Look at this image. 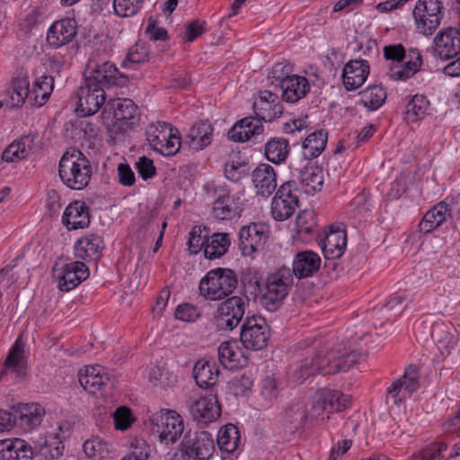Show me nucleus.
Here are the masks:
<instances>
[{"mask_svg": "<svg viewBox=\"0 0 460 460\" xmlns=\"http://www.w3.org/2000/svg\"><path fill=\"white\" fill-rule=\"evenodd\" d=\"M358 361V354L354 351L341 353L339 350L321 349L301 361L293 373V378L296 383L302 384L316 374L326 376L348 371Z\"/></svg>", "mask_w": 460, "mask_h": 460, "instance_id": "1", "label": "nucleus"}, {"mask_svg": "<svg viewBox=\"0 0 460 460\" xmlns=\"http://www.w3.org/2000/svg\"><path fill=\"white\" fill-rule=\"evenodd\" d=\"M58 173L63 183L72 190H83L92 177L89 160L79 150L66 151L61 157Z\"/></svg>", "mask_w": 460, "mask_h": 460, "instance_id": "2", "label": "nucleus"}, {"mask_svg": "<svg viewBox=\"0 0 460 460\" xmlns=\"http://www.w3.org/2000/svg\"><path fill=\"white\" fill-rule=\"evenodd\" d=\"M293 275L288 267L270 273L264 282L261 296V305L270 312H275L282 305L293 285Z\"/></svg>", "mask_w": 460, "mask_h": 460, "instance_id": "3", "label": "nucleus"}, {"mask_svg": "<svg viewBox=\"0 0 460 460\" xmlns=\"http://www.w3.org/2000/svg\"><path fill=\"white\" fill-rule=\"evenodd\" d=\"M237 286V278L230 269L217 268L209 270L199 282V293L207 300H222Z\"/></svg>", "mask_w": 460, "mask_h": 460, "instance_id": "4", "label": "nucleus"}, {"mask_svg": "<svg viewBox=\"0 0 460 460\" xmlns=\"http://www.w3.org/2000/svg\"><path fill=\"white\" fill-rule=\"evenodd\" d=\"M146 137L152 149L163 155H174L181 148L179 130L170 123L152 122L146 129Z\"/></svg>", "mask_w": 460, "mask_h": 460, "instance_id": "5", "label": "nucleus"}, {"mask_svg": "<svg viewBox=\"0 0 460 460\" xmlns=\"http://www.w3.org/2000/svg\"><path fill=\"white\" fill-rule=\"evenodd\" d=\"M351 397L339 390L322 389L315 395V399L308 411L309 420H318L326 422L331 419L330 413L341 411L349 407Z\"/></svg>", "mask_w": 460, "mask_h": 460, "instance_id": "6", "label": "nucleus"}, {"mask_svg": "<svg viewBox=\"0 0 460 460\" xmlns=\"http://www.w3.org/2000/svg\"><path fill=\"white\" fill-rule=\"evenodd\" d=\"M249 303L244 297L233 296L221 302L214 314L217 327L221 331H232L243 320Z\"/></svg>", "mask_w": 460, "mask_h": 460, "instance_id": "7", "label": "nucleus"}, {"mask_svg": "<svg viewBox=\"0 0 460 460\" xmlns=\"http://www.w3.org/2000/svg\"><path fill=\"white\" fill-rule=\"evenodd\" d=\"M444 16L440 0H418L413 17L418 31L423 35H432L440 25Z\"/></svg>", "mask_w": 460, "mask_h": 460, "instance_id": "8", "label": "nucleus"}, {"mask_svg": "<svg viewBox=\"0 0 460 460\" xmlns=\"http://www.w3.org/2000/svg\"><path fill=\"white\" fill-rule=\"evenodd\" d=\"M181 451L189 458L208 460L215 451L212 434L208 431L187 433L181 442Z\"/></svg>", "mask_w": 460, "mask_h": 460, "instance_id": "9", "label": "nucleus"}, {"mask_svg": "<svg viewBox=\"0 0 460 460\" xmlns=\"http://www.w3.org/2000/svg\"><path fill=\"white\" fill-rule=\"evenodd\" d=\"M269 339V326L263 318L246 317L240 334V341L246 349L261 350L268 345Z\"/></svg>", "mask_w": 460, "mask_h": 460, "instance_id": "10", "label": "nucleus"}, {"mask_svg": "<svg viewBox=\"0 0 460 460\" xmlns=\"http://www.w3.org/2000/svg\"><path fill=\"white\" fill-rule=\"evenodd\" d=\"M296 189V181H288L277 190L271 202V214L276 220L289 218L297 208L299 199Z\"/></svg>", "mask_w": 460, "mask_h": 460, "instance_id": "11", "label": "nucleus"}, {"mask_svg": "<svg viewBox=\"0 0 460 460\" xmlns=\"http://www.w3.org/2000/svg\"><path fill=\"white\" fill-rule=\"evenodd\" d=\"M85 80L93 86H105L123 84L127 77L119 74L116 66L111 62L101 65L90 62L84 73Z\"/></svg>", "mask_w": 460, "mask_h": 460, "instance_id": "12", "label": "nucleus"}, {"mask_svg": "<svg viewBox=\"0 0 460 460\" xmlns=\"http://www.w3.org/2000/svg\"><path fill=\"white\" fill-rule=\"evenodd\" d=\"M76 111L81 117L95 114L105 103L106 94L102 86H93L84 80V84L77 91Z\"/></svg>", "mask_w": 460, "mask_h": 460, "instance_id": "13", "label": "nucleus"}, {"mask_svg": "<svg viewBox=\"0 0 460 460\" xmlns=\"http://www.w3.org/2000/svg\"><path fill=\"white\" fill-rule=\"evenodd\" d=\"M460 53V30L442 29L433 39V54L436 58L449 60Z\"/></svg>", "mask_w": 460, "mask_h": 460, "instance_id": "14", "label": "nucleus"}, {"mask_svg": "<svg viewBox=\"0 0 460 460\" xmlns=\"http://www.w3.org/2000/svg\"><path fill=\"white\" fill-rule=\"evenodd\" d=\"M54 275L58 280V288L68 292L89 277V270L82 261H71L54 269Z\"/></svg>", "mask_w": 460, "mask_h": 460, "instance_id": "15", "label": "nucleus"}, {"mask_svg": "<svg viewBox=\"0 0 460 460\" xmlns=\"http://www.w3.org/2000/svg\"><path fill=\"white\" fill-rule=\"evenodd\" d=\"M78 381L81 386L92 394L113 385L110 375L99 365L87 366L81 369L78 373Z\"/></svg>", "mask_w": 460, "mask_h": 460, "instance_id": "16", "label": "nucleus"}, {"mask_svg": "<svg viewBox=\"0 0 460 460\" xmlns=\"http://www.w3.org/2000/svg\"><path fill=\"white\" fill-rule=\"evenodd\" d=\"M190 413L199 424L215 421L221 415V407L216 395H208L195 400L190 405Z\"/></svg>", "mask_w": 460, "mask_h": 460, "instance_id": "17", "label": "nucleus"}, {"mask_svg": "<svg viewBox=\"0 0 460 460\" xmlns=\"http://www.w3.org/2000/svg\"><path fill=\"white\" fill-rule=\"evenodd\" d=\"M419 376L415 367H408L404 375L394 380L387 388L388 397L391 398L394 404H399L402 399L411 395L419 388Z\"/></svg>", "mask_w": 460, "mask_h": 460, "instance_id": "18", "label": "nucleus"}, {"mask_svg": "<svg viewBox=\"0 0 460 460\" xmlns=\"http://www.w3.org/2000/svg\"><path fill=\"white\" fill-rule=\"evenodd\" d=\"M253 111L260 121L270 122L282 114L283 107L277 93L261 91L253 102Z\"/></svg>", "mask_w": 460, "mask_h": 460, "instance_id": "19", "label": "nucleus"}, {"mask_svg": "<svg viewBox=\"0 0 460 460\" xmlns=\"http://www.w3.org/2000/svg\"><path fill=\"white\" fill-rule=\"evenodd\" d=\"M77 34V22L75 19L65 18L55 22L49 29L47 41L55 49L71 42Z\"/></svg>", "mask_w": 460, "mask_h": 460, "instance_id": "20", "label": "nucleus"}, {"mask_svg": "<svg viewBox=\"0 0 460 460\" xmlns=\"http://www.w3.org/2000/svg\"><path fill=\"white\" fill-rule=\"evenodd\" d=\"M320 245L323 256L327 260L340 258L345 251L347 245V234L341 226H331L328 233L321 241Z\"/></svg>", "mask_w": 460, "mask_h": 460, "instance_id": "21", "label": "nucleus"}, {"mask_svg": "<svg viewBox=\"0 0 460 460\" xmlns=\"http://www.w3.org/2000/svg\"><path fill=\"white\" fill-rule=\"evenodd\" d=\"M161 424L156 423L160 439L165 444L174 443L183 433L181 417L174 411H166L160 415Z\"/></svg>", "mask_w": 460, "mask_h": 460, "instance_id": "22", "label": "nucleus"}, {"mask_svg": "<svg viewBox=\"0 0 460 460\" xmlns=\"http://www.w3.org/2000/svg\"><path fill=\"white\" fill-rule=\"evenodd\" d=\"M252 180L256 194L268 198L277 188V174L268 164H259L252 172Z\"/></svg>", "mask_w": 460, "mask_h": 460, "instance_id": "23", "label": "nucleus"}, {"mask_svg": "<svg viewBox=\"0 0 460 460\" xmlns=\"http://www.w3.org/2000/svg\"><path fill=\"white\" fill-rule=\"evenodd\" d=\"M368 75L369 66L367 61L363 59L349 61L342 70L344 87L348 91L358 89L366 82Z\"/></svg>", "mask_w": 460, "mask_h": 460, "instance_id": "24", "label": "nucleus"}, {"mask_svg": "<svg viewBox=\"0 0 460 460\" xmlns=\"http://www.w3.org/2000/svg\"><path fill=\"white\" fill-rule=\"evenodd\" d=\"M62 223L68 230L87 227L90 224L89 208L84 201L71 202L63 213Z\"/></svg>", "mask_w": 460, "mask_h": 460, "instance_id": "25", "label": "nucleus"}, {"mask_svg": "<svg viewBox=\"0 0 460 460\" xmlns=\"http://www.w3.org/2000/svg\"><path fill=\"white\" fill-rule=\"evenodd\" d=\"M321 258L312 251L297 252L293 261V277L304 279L313 276L320 269Z\"/></svg>", "mask_w": 460, "mask_h": 460, "instance_id": "26", "label": "nucleus"}, {"mask_svg": "<svg viewBox=\"0 0 460 460\" xmlns=\"http://www.w3.org/2000/svg\"><path fill=\"white\" fill-rule=\"evenodd\" d=\"M263 132V126L256 117H246L237 121L227 132V137L234 142L248 141L253 136Z\"/></svg>", "mask_w": 460, "mask_h": 460, "instance_id": "27", "label": "nucleus"}, {"mask_svg": "<svg viewBox=\"0 0 460 460\" xmlns=\"http://www.w3.org/2000/svg\"><path fill=\"white\" fill-rule=\"evenodd\" d=\"M451 216L449 205L440 201L429 209L423 216L418 227L421 234H427L440 226Z\"/></svg>", "mask_w": 460, "mask_h": 460, "instance_id": "28", "label": "nucleus"}, {"mask_svg": "<svg viewBox=\"0 0 460 460\" xmlns=\"http://www.w3.org/2000/svg\"><path fill=\"white\" fill-rule=\"evenodd\" d=\"M32 448L23 439L0 440V460H31Z\"/></svg>", "mask_w": 460, "mask_h": 460, "instance_id": "29", "label": "nucleus"}, {"mask_svg": "<svg viewBox=\"0 0 460 460\" xmlns=\"http://www.w3.org/2000/svg\"><path fill=\"white\" fill-rule=\"evenodd\" d=\"M103 241L97 234H90L77 240L75 243V255L76 258L90 261H96L102 256Z\"/></svg>", "mask_w": 460, "mask_h": 460, "instance_id": "30", "label": "nucleus"}, {"mask_svg": "<svg viewBox=\"0 0 460 460\" xmlns=\"http://www.w3.org/2000/svg\"><path fill=\"white\" fill-rule=\"evenodd\" d=\"M282 99L287 102H296L305 96L310 89L308 80L305 76L292 75L279 85Z\"/></svg>", "mask_w": 460, "mask_h": 460, "instance_id": "31", "label": "nucleus"}, {"mask_svg": "<svg viewBox=\"0 0 460 460\" xmlns=\"http://www.w3.org/2000/svg\"><path fill=\"white\" fill-rule=\"evenodd\" d=\"M219 368L215 362L205 358L199 359L193 367L194 380L200 388L208 389L217 384Z\"/></svg>", "mask_w": 460, "mask_h": 460, "instance_id": "32", "label": "nucleus"}, {"mask_svg": "<svg viewBox=\"0 0 460 460\" xmlns=\"http://www.w3.org/2000/svg\"><path fill=\"white\" fill-rule=\"evenodd\" d=\"M18 420L24 429H32L39 426L45 415V410L39 403H25L17 406Z\"/></svg>", "mask_w": 460, "mask_h": 460, "instance_id": "33", "label": "nucleus"}, {"mask_svg": "<svg viewBox=\"0 0 460 460\" xmlns=\"http://www.w3.org/2000/svg\"><path fill=\"white\" fill-rule=\"evenodd\" d=\"M239 207L229 192L219 193L214 201L213 215L220 220H229L239 214Z\"/></svg>", "mask_w": 460, "mask_h": 460, "instance_id": "34", "label": "nucleus"}, {"mask_svg": "<svg viewBox=\"0 0 460 460\" xmlns=\"http://www.w3.org/2000/svg\"><path fill=\"white\" fill-rule=\"evenodd\" d=\"M323 172L318 166L308 164L299 171V181L306 193L321 190L323 185Z\"/></svg>", "mask_w": 460, "mask_h": 460, "instance_id": "35", "label": "nucleus"}, {"mask_svg": "<svg viewBox=\"0 0 460 460\" xmlns=\"http://www.w3.org/2000/svg\"><path fill=\"white\" fill-rule=\"evenodd\" d=\"M283 421L289 425L290 429H298L309 421L306 405L302 402H292L283 413Z\"/></svg>", "mask_w": 460, "mask_h": 460, "instance_id": "36", "label": "nucleus"}, {"mask_svg": "<svg viewBox=\"0 0 460 460\" xmlns=\"http://www.w3.org/2000/svg\"><path fill=\"white\" fill-rule=\"evenodd\" d=\"M327 140L328 135L323 129L309 134L303 142V156L306 160L317 157L325 149Z\"/></svg>", "mask_w": 460, "mask_h": 460, "instance_id": "37", "label": "nucleus"}, {"mask_svg": "<svg viewBox=\"0 0 460 460\" xmlns=\"http://www.w3.org/2000/svg\"><path fill=\"white\" fill-rule=\"evenodd\" d=\"M105 109L113 113L117 120H129L135 118L137 113V106L131 99L117 98L108 101Z\"/></svg>", "mask_w": 460, "mask_h": 460, "instance_id": "38", "label": "nucleus"}, {"mask_svg": "<svg viewBox=\"0 0 460 460\" xmlns=\"http://www.w3.org/2000/svg\"><path fill=\"white\" fill-rule=\"evenodd\" d=\"M213 128L208 122H199L194 125L188 134L190 146L192 149L202 150L211 144Z\"/></svg>", "mask_w": 460, "mask_h": 460, "instance_id": "39", "label": "nucleus"}, {"mask_svg": "<svg viewBox=\"0 0 460 460\" xmlns=\"http://www.w3.org/2000/svg\"><path fill=\"white\" fill-rule=\"evenodd\" d=\"M289 154V143L282 137H273L264 146V155L271 163L280 164Z\"/></svg>", "mask_w": 460, "mask_h": 460, "instance_id": "40", "label": "nucleus"}, {"mask_svg": "<svg viewBox=\"0 0 460 460\" xmlns=\"http://www.w3.org/2000/svg\"><path fill=\"white\" fill-rule=\"evenodd\" d=\"M230 246L227 234L215 233L206 238L204 255L207 259L214 260L223 256Z\"/></svg>", "mask_w": 460, "mask_h": 460, "instance_id": "41", "label": "nucleus"}, {"mask_svg": "<svg viewBox=\"0 0 460 460\" xmlns=\"http://www.w3.org/2000/svg\"><path fill=\"white\" fill-rule=\"evenodd\" d=\"M360 103L373 111L381 107L386 99V91L381 85H370L359 93Z\"/></svg>", "mask_w": 460, "mask_h": 460, "instance_id": "42", "label": "nucleus"}, {"mask_svg": "<svg viewBox=\"0 0 460 460\" xmlns=\"http://www.w3.org/2000/svg\"><path fill=\"white\" fill-rule=\"evenodd\" d=\"M85 456L93 460H102L110 457V445L99 437H92L83 444Z\"/></svg>", "mask_w": 460, "mask_h": 460, "instance_id": "43", "label": "nucleus"}, {"mask_svg": "<svg viewBox=\"0 0 460 460\" xmlns=\"http://www.w3.org/2000/svg\"><path fill=\"white\" fill-rule=\"evenodd\" d=\"M218 360L226 367L233 369L239 364L240 352L236 341H223L218 347Z\"/></svg>", "mask_w": 460, "mask_h": 460, "instance_id": "44", "label": "nucleus"}, {"mask_svg": "<svg viewBox=\"0 0 460 460\" xmlns=\"http://www.w3.org/2000/svg\"><path fill=\"white\" fill-rule=\"evenodd\" d=\"M30 142L31 141L28 137L13 141L4 150L2 159L7 163L24 159L30 152Z\"/></svg>", "mask_w": 460, "mask_h": 460, "instance_id": "45", "label": "nucleus"}, {"mask_svg": "<svg viewBox=\"0 0 460 460\" xmlns=\"http://www.w3.org/2000/svg\"><path fill=\"white\" fill-rule=\"evenodd\" d=\"M54 87V79L51 75H42L39 77L33 85L32 94H34L33 105L41 107L49 100Z\"/></svg>", "mask_w": 460, "mask_h": 460, "instance_id": "46", "label": "nucleus"}, {"mask_svg": "<svg viewBox=\"0 0 460 460\" xmlns=\"http://www.w3.org/2000/svg\"><path fill=\"white\" fill-rule=\"evenodd\" d=\"M239 443V431L233 424H227L217 434V446L222 451L234 452Z\"/></svg>", "mask_w": 460, "mask_h": 460, "instance_id": "47", "label": "nucleus"}, {"mask_svg": "<svg viewBox=\"0 0 460 460\" xmlns=\"http://www.w3.org/2000/svg\"><path fill=\"white\" fill-rule=\"evenodd\" d=\"M8 104L12 108L20 107L29 95V81L26 78H16L13 81L12 90L9 91Z\"/></svg>", "mask_w": 460, "mask_h": 460, "instance_id": "48", "label": "nucleus"}, {"mask_svg": "<svg viewBox=\"0 0 460 460\" xmlns=\"http://www.w3.org/2000/svg\"><path fill=\"white\" fill-rule=\"evenodd\" d=\"M429 106V101L422 94H415L406 106L409 119L415 121L424 118Z\"/></svg>", "mask_w": 460, "mask_h": 460, "instance_id": "49", "label": "nucleus"}, {"mask_svg": "<svg viewBox=\"0 0 460 460\" xmlns=\"http://www.w3.org/2000/svg\"><path fill=\"white\" fill-rule=\"evenodd\" d=\"M262 233L254 224L243 226L239 231L240 246L243 250H255L261 239Z\"/></svg>", "mask_w": 460, "mask_h": 460, "instance_id": "50", "label": "nucleus"}, {"mask_svg": "<svg viewBox=\"0 0 460 460\" xmlns=\"http://www.w3.org/2000/svg\"><path fill=\"white\" fill-rule=\"evenodd\" d=\"M261 397L266 406H271L279 398V384L273 376H268L261 381Z\"/></svg>", "mask_w": 460, "mask_h": 460, "instance_id": "51", "label": "nucleus"}, {"mask_svg": "<svg viewBox=\"0 0 460 460\" xmlns=\"http://www.w3.org/2000/svg\"><path fill=\"white\" fill-rule=\"evenodd\" d=\"M148 60V53L144 44L137 43L128 50L126 58L122 62L125 68H135V66Z\"/></svg>", "mask_w": 460, "mask_h": 460, "instance_id": "52", "label": "nucleus"}, {"mask_svg": "<svg viewBox=\"0 0 460 460\" xmlns=\"http://www.w3.org/2000/svg\"><path fill=\"white\" fill-rule=\"evenodd\" d=\"M447 449L444 442L431 443L422 448L419 454L413 455L410 460H440L442 453Z\"/></svg>", "mask_w": 460, "mask_h": 460, "instance_id": "53", "label": "nucleus"}, {"mask_svg": "<svg viewBox=\"0 0 460 460\" xmlns=\"http://www.w3.org/2000/svg\"><path fill=\"white\" fill-rule=\"evenodd\" d=\"M143 0H113V8L117 15L130 17L142 7Z\"/></svg>", "mask_w": 460, "mask_h": 460, "instance_id": "54", "label": "nucleus"}, {"mask_svg": "<svg viewBox=\"0 0 460 460\" xmlns=\"http://www.w3.org/2000/svg\"><path fill=\"white\" fill-rule=\"evenodd\" d=\"M226 177L232 181H239L248 175L249 166L245 162H226L224 168Z\"/></svg>", "mask_w": 460, "mask_h": 460, "instance_id": "55", "label": "nucleus"}, {"mask_svg": "<svg viewBox=\"0 0 460 460\" xmlns=\"http://www.w3.org/2000/svg\"><path fill=\"white\" fill-rule=\"evenodd\" d=\"M24 355V346L18 338L12 346L4 361L5 367H13L15 371L20 372L22 369L21 362Z\"/></svg>", "mask_w": 460, "mask_h": 460, "instance_id": "56", "label": "nucleus"}, {"mask_svg": "<svg viewBox=\"0 0 460 460\" xmlns=\"http://www.w3.org/2000/svg\"><path fill=\"white\" fill-rule=\"evenodd\" d=\"M253 381L250 375L244 373L231 380V386L235 396H243L252 390Z\"/></svg>", "mask_w": 460, "mask_h": 460, "instance_id": "57", "label": "nucleus"}, {"mask_svg": "<svg viewBox=\"0 0 460 460\" xmlns=\"http://www.w3.org/2000/svg\"><path fill=\"white\" fill-rule=\"evenodd\" d=\"M430 338L434 342L444 344L446 348L453 343V336L448 331V327L443 323H434L429 328Z\"/></svg>", "mask_w": 460, "mask_h": 460, "instance_id": "58", "label": "nucleus"}, {"mask_svg": "<svg viewBox=\"0 0 460 460\" xmlns=\"http://www.w3.org/2000/svg\"><path fill=\"white\" fill-rule=\"evenodd\" d=\"M132 451L127 456L134 460H147L151 455V447L147 442L142 438H135L131 443Z\"/></svg>", "mask_w": 460, "mask_h": 460, "instance_id": "59", "label": "nucleus"}, {"mask_svg": "<svg viewBox=\"0 0 460 460\" xmlns=\"http://www.w3.org/2000/svg\"><path fill=\"white\" fill-rule=\"evenodd\" d=\"M290 73L291 66L288 62H279L272 66L269 77L277 82L279 86L284 80L291 77Z\"/></svg>", "mask_w": 460, "mask_h": 460, "instance_id": "60", "label": "nucleus"}, {"mask_svg": "<svg viewBox=\"0 0 460 460\" xmlns=\"http://www.w3.org/2000/svg\"><path fill=\"white\" fill-rule=\"evenodd\" d=\"M201 233L202 230L200 226H194L190 232L188 245L191 253H198L201 248L205 250L207 236L202 237Z\"/></svg>", "mask_w": 460, "mask_h": 460, "instance_id": "61", "label": "nucleus"}, {"mask_svg": "<svg viewBox=\"0 0 460 460\" xmlns=\"http://www.w3.org/2000/svg\"><path fill=\"white\" fill-rule=\"evenodd\" d=\"M174 315L183 322H194L199 316V312L190 304H182L177 306Z\"/></svg>", "mask_w": 460, "mask_h": 460, "instance_id": "62", "label": "nucleus"}, {"mask_svg": "<svg viewBox=\"0 0 460 460\" xmlns=\"http://www.w3.org/2000/svg\"><path fill=\"white\" fill-rule=\"evenodd\" d=\"M133 420L131 411L127 407H119L114 412V423L117 429H127Z\"/></svg>", "mask_w": 460, "mask_h": 460, "instance_id": "63", "label": "nucleus"}, {"mask_svg": "<svg viewBox=\"0 0 460 460\" xmlns=\"http://www.w3.org/2000/svg\"><path fill=\"white\" fill-rule=\"evenodd\" d=\"M136 168L139 175L144 180L151 178L155 173V167L154 165L153 160L147 158L146 156L139 157L136 164Z\"/></svg>", "mask_w": 460, "mask_h": 460, "instance_id": "64", "label": "nucleus"}]
</instances>
